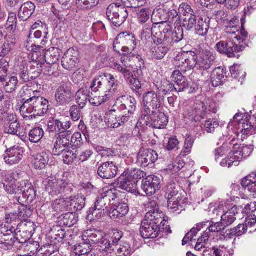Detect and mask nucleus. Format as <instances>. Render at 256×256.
Here are the masks:
<instances>
[{
    "mask_svg": "<svg viewBox=\"0 0 256 256\" xmlns=\"http://www.w3.org/2000/svg\"><path fill=\"white\" fill-rule=\"evenodd\" d=\"M50 105L48 100L42 96H34L25 101L20 108V113L26 120L46 114Z\"/></svg>",
    "mask_w": 256,
    "mask_h": 256,
    "instance_id": "f257e3e1",
    "label": "nucleus"
},
{
    "mask_svg": "<svg viewBox=\"0 0 256 256\" xmlns=\"http://www.w3.org/2000/svg\"><path fill=\"white\" fill-rule=\"evenodd\" d=\"M136 46L134 36L128 32H122L116 36L114 42V49L116 52L126 56L132 54Z\"/></svg>",
    "mask_w": 256,
    "mask_h": 256,
    "instance_id": "f03ea898",
    "label": "nucleus"
},
{
    "mask_svg": "<svg viewBox=\"0 0 256 256\" xmlns=\"http://www.w3.org/2000/svg\"><path fill=\"white\" fill-rule=\"evenodd\" d=\"M244 18L241 19L242 28L239 30L238 26L239 24V20L234 17L228 21L225 27L224 32L226 34L228 40H236L238 43H246L248 39V33L244 29Z\"/></svg>",
    "mask_w": 256,
    "mask_h": 256,
    "instance_id": "7ed1b4c3",
    "label": "nucleus"
},
{
    "mask_svg": "<svg viewBox=\"0 0 256 256\" xmlns=\"http://www.w3.org/2000/svg\"><path fill=\"white\" fill-rule=\"evenodd\" d=\"M172 28L169 23H165L156 28H152L151 32L155 42L162 43L170 46L174 44Z\"/></svg>",
    "mask_w": 256,
    "mask_h": 256,
    "instance_id": "20e7f679",
    "label": "nucleus"
},
{
    "mask_svg": "<svg viewBox=\"0 0 256 256\" xmlns=\"http://www.w3.org/2000/svg\"><path fill=\"white\" fill-rule=\"evenodd\" d=\"M146 208L147 212L143 221L164 227L166 222L164 219V214L159 210L157 202L149 199L146 204Z\"/></svg>",
    "mask_w": 256,
    "mask_h": 256,
    "instance_id": "39448f33",
    "label": "nucleus"
},
{
    "mask_svg": "<svg viewBox=\"0 0 256 256\" xmlns=\"http://www.w3.org/2000/svg\"><path fill=\"white\" fill-rule=\"evenodd\" d=\"M229 204L224 201L221 202L218 206L214 208L213 213L218 215L220 212H224L221 216V222L224 228L231 226L236 220V214H238V208L236 206H232L230 210Z\"/></svg>",
    "mask_w": 256,
    "mask_h": 256,
    "instance_id": "423d86ee",
    "label": "nucleus"
},
{
    "mask_svg": "<svg viewBox=\"0 0 256 256\" xmlns=\"http://www.w3.org/2000/svg\"><path fill=\"white\" fill-rule=\"evenodd\" d=\"M108 20L116 27L120 26L128 16L126 8L118 4H110L106 10Z\"/></svg>",
    "mask_w": 256,
    "mask_h": 256,
    "instance_id": "0eeeda50",
    "label": "nucleus"
},
{
    "mask_svg": "<svg viewBox=\"0 0 256 256\" xmlns=\"http://www.w3.org/2000/svg\"><path fill=\"white\" fill-rule=\"evenodd\" d=\"M143 111L142 116L146 117V120H149V116L151 114L156 112L154 110L159 108L162 103L160 96L154 91H149L143 96Z\"/></svg>",
    "mask_w": 256,
    "mask_h": 256,
    "instance_id": "6e6552de",
    "label": "nucleus"
},
{
    "mask_svg": "<svg viewBox=\"0 0 256 256\" xmlns=\"http://www.w3.org/2000/svg\"><path fill=\"white\" fill-rule=\"evenodd\" d=\"M206 96L198 95L196 97L193 106L187 110L186 117L192 121L199 122L206 116L208 112L204 107Z\"/></svg>",
    "mask_w": 256,
    "mask_h": 256,
    "instance_id": "1a4fd4ad",
    "label": "nucleus"
},
{
    "mask_svg": "<svg viewBox=\"0 0 256 256\" xmlns=\"http://www.w3.org/2000/svg\"><path fill=\"white\" fill-rule=\"evenodd\" d=\"M84 242L89 244L92 242L96 244L98 246V250L104 253L106 246H110V240L102 232L94 230H89L85 231L82 236Z\"/></svg>",
    "mask_w": 256,
    "mask_h": 256,
    "instance_id": "9d476101",
    "label": "nucleus"
},
{
    "mask_svg": "<svg viewBox=\"0 0 256 256\" xmlns=\"http://www.w3.org/2000/svg\"><path fill=\"white\" fill-rule=\"evenodd\" d=\"M198 58L197 54L194 52H188L182 56H176L174 64L180 70L186 72L194 68H197Z\"/></svg>",
    "mask_w": 256,
    "mask_h": 256,
    "instance_id": "9b49d317",
    "label": "nucleus"
},
{
    "mask_svg": "<svg viewBox=\"0 0 256 256\" xmlns=\"http://www.w3.org/2000/svg\"><path fill=\"white\" fill-rule=\"evenodd\" d=\"M228 40V42L220 41L216 44V48L220 54H226L229 57H234L235 53L242 52L248 46L246 43H238L236 40Z\"/></svg>",
    "mask_w": 256,
    "mask_h": 256,
    "instance_id": "f8f14e48",
    "label": "nucleus"
},
{
    "mask_svg": "<svg viewBox=\"0 0 256 256\" xmlns=\"http://www.w3.org/2000/svg\"><path fill=\"white\" fill-rule=\"evenodd\" d=\"M43 184L44 188L50 194H59L64 192L70 185L66 180L58 178L54 176H48Z\"/></svg>",
    "mask_w": 256,
    "mask_h": 256,
    "instance_id": "ddd939ff",
    "label": "nucleus"
},
{
    "mask_svg": "<svg viewBox=\"0 0 256 256\" xmlns=\"http://www.w3.org/2000/svg\"><path fill=\"white\" fill-rule=\"evenodd\" d=\"M197 56L198 70L206 71L210 68L214 60V56L212 52L200 46L198 50Z\"/></svg>",
    "mask_w": 256,
    "mask_h": 256,
    "instance_id": "4468645a",
    "label": "nucleus"
},
{
    "mask_svg": "<svg viewBox=\"0 0 256 256\" xmlns=\"http://www.w3.org/2000/svg\"><path fill=\"white\" fill-rule=\"evenodd\" d=\"M18 174L11 172L8 175V182L4 183V187L6 191L10 194H20L24 187L26 186L27 180L16 182V178Z\"/></svg>",
    "mask_w": 256,
    "mask_h": 256,
    "instance_id": "2eb2a0df",
    "label": "nucleus"
},
{
    "mask_svg": "<svg viewBox=\"0 0 256 256\" xmlns=\"http://www.w3.org/2000/svg\"><path fill=\"white\" fill-rule=\"evenodd\" d=\"M0 90V120L4 121L6 124L18 122L16 115L8 112L10 106V100L2 94Z\"/></svg>",
    "mask_w": 256,
    "mask_h": 256,
    "instance_id": "dca6fc26",
    "label": "nucleus"
},
{
    "mask_svg": "<svg viewBox=\"0 0 256 256\" xmlns=\"http://www.w3.org/2000/svg\"><path fill=\"white\" fill-rule=\"evenodd\" d=\"M79 63V52L76 48H72L65 52L62 60V67L68 71H73Z\"/></svg>",
    "mask_w": 256,
    "mask_h": 256,
    "instance_id": "f3484780",
    "label": "nucleus"
},
{
    "mask_svg": "<svg viewBox=\"0 0 256 256\" xmlns=\"http://www.w3.org/2000/svg\"><path fill=\"white\" fill-rule=\"evenodd\" d=\"M104 253L113 254V256H130L132 253V249L126 242H120L114 244H111L110 240V246H106L103 254H104Z\"/></svg>",
    "mask_w": 256,
    "mask_h": 256,
    "instance_id": "a211bd4d",
    "label": "nucleus"
},
{
    "mask_svg": "<svg viewBox=\"0 0 256 256\" xmlns=\"http://www.w3.org/2000/svg\"><path fill=\"white\" fill-rule=\"evenodd\" d=\"M160 180L158 176H149L142 180L141 188L148 196H151L160 189Z\"/></svg>",
    "mask_w": 256,
    "mask_h": 256,
    "instance_id": "6ab92c4d",
    "label": "nucleus"
},
{
    "mask_svg": "<svg viewBox=\"0 0 256 256\" xmlns=\"http://www.w3.org/2000/svg\"><path fill=\"white\" fill-rule=\"evenodd\" d=\"M24 157L22 149L18 146H14L8 149L4 155L5 162L9 166L17 164L20 162Z\"/></svg>",
    "mask_w": 256,
    "mask_h": 256,
    "instance_id": "aec40b11",
    "label": "nucleus"
},
{
    "mask_svg": "<svg viewBox=\"0 0 256 256\" xmlns=\"http://www.w3.org/2000/svg\"><path fill=\"white\" fill-rule=\"evenodd\" d=\"M158 158V154L152 150H141L137 156L136 164L140 166H147L154 164Z\"/></svg>",
    "mask_w": 256,
    "mask_h": 256,
    "instance_id": "412c9836",
    "label": "nucleus"
},
{
    "mask_svg": "<svg viewBox=\"0 0 256 256\" xmlns=\"http://www.w3.org/2000/svg\"><path fill=\"white\" fill-rule=\"evenodd\" d=\"M72 98L71 88L66 84L59 86L56 92L55 99L59 106L68 104Z\"/></svg>",
    "mask_w": 256,
    "mask_h": 256,
    "instance_id": "4be33fe9",
    "label": "nucleus"
},
{
    "mask_svg": "<svg viewBox=\"0 0 256 256\" xmlns=\"http://www.w3.org/2000/svg\"><path fill=\"white\" fill-rule=\"evenodd\" d=\"M30 61L25 63L30 71L32 72L34 78H38L42 71V66L44 64V60L38 57L36 53H31L28 55Z\"/></svg>",
    "mask_w": 256,
    "mask_h": 256,
    "instance_id": "5701e85b",
    "label": "nucleus"
},
{
    "mask_svg": "<svg viewBox=\"0 0 256 256\" xmlns=\"http://www.w3.org/2000/svg\"><path fill=\"white\" fill-rule=\"evenodd\" d=\"M161 228L164 229V228L158 225L150 224L148 222L142 221L140 232L142 236L144 238H154L158 236Z\"/></svg>",
    "mask_w": 256,
    "mask_h": 256,
    "instance_id": "b1692460",
    "label": "nucleus"
},
{
    "mask_svg": "<svg viewBox=\"0 0 256 256\" xmlns=\"http://www.w3.org/2000/svg\"><path fill=\"white\" fill-rule=\"evenodd\" d=\"M118 168L113 162L102 164L98 170V175L102 178L110 179L114 178Z\"/></svg>",
    "mask_w": 256,
    "mask_h": 256,
    "instance_id": "393cba45",
    "label": "nucleus"
},
{
    "mask_svg": "<svg viewBox=\"0 0 256 256\" xmlns=\"http://www.w3.org/2000/svg\"><path fill=\"white\" fill-rule=\"evenodd\" d=\"M104 201L100 194L96 198L94 207L90 208L88 211V216L90 217V216L92 215V218L99 219L101 218L104 214L103 208L105 207L106 209H108V206H106Z\"/></svg>",
    "mask_w": 256,
    "mask_h": 256,
    "instance_id": "a878e982",
    "label": "nucleus"
},
{
    "mask_svg": "<svg viewBox=\"0 0 256 256\" xmlns=\"http://www.w3.org/2000/svg\"><path fill=\"white\" fill-rule=\"evenodd\" d=\"M71 126L70 121H60L58 119L50 118L48 122L47 131L49 132H58L68 130Z\"/></svg>",
    "mask_w": 256,
    "mask_h": 256,
    "instance_id": "bb28decb",
    "label": "nucleus"
},
{
    "mask_svg": "<svg viewBox=\"0 0 256 256\" xmlns=\"http://www.w3.org/2000/svg\"><path fill=\"white\" fill-rule=\"evenodd\" d=\"M128 211V206L126 204L120 203L118 205L112 206L108 209V214L110 218L115 220L126 216Z\"/></svg>",
    "mask_w": 256,
    "mask_h": 256,
    "instance_id": "cd10ccee",
    "label": "nucleus"
},
{
    "mask_svg": "<svg viewBox=\"0 0 256 256\" xmlns=\"http://www.w3.org/2000/svg\"><path fill=\"white\" fill-rule=\"evenodd\" d=\"M26 227H30V229L20 230L18 232H14V238L16 242L20 244H24L32 236L35 232V225L34 222H30L26 224Z\"/></svg>",
    "mask_w": 256,
    "mask_h": 256,
    "instance_id": "c85d7f7f",
    "label": "nucleus"
},
{
    "mask_svg": "<svg viewBox=\"0 0 256 256\" xmlns=\"http://www.w3.org/2000/svg\"><path fill=\"white\" fill-rule=\"evenodd\" d=\"M116 104L120 110H127L128 114L132 115L136 109V100L131 96H122Z\"/></svg>",
    "mask_w": 256,
    "mask_h": 256,
    "instance_id": "c756f323",
    "label": "nucleus"
},
{
    "mask_svg": "<svg viewBox=\"0 0 256 256\" xmlns=\"http://www.w3.org/2000/svg\"><path fill=\"white\" fill-rule=\"evenodd\" d=\"M252 150L253 148L252 146H240L237 144H234L232 154L234 159L240 162L248 157Z\"/></svg>",
    "mask_w": 256,
    "mask_h": 256,
    "instance_id": "7c9ffc66",
    "label": "nucleus"
},
{
    "mask_svg": "<svg viewBox=\"0 0 256 256\" xmlns=\"http://www.w3.org/2000/svg\"><path fill=\"white\" fill-rule=\"evenodd\" d=\"M14 202H18L15 204L16 208H18V210L16 212L18 216L24 220H26L32 215V210L30 208H28L27 206L24 204V201L20 196L14 197Z\"/></svg>",
    "mask_w": 256,
    "mask_h": 256,
    "instance_id": "2f4dec72",
    "label": "nucleus"
},
{
    "mask_svg": "<svg viewBox=\"0 0 256 256\" xmlns=\"http://www.w3.org/2000/svg\"><path fill=\"white\" fill-rule=\"evenodd\" d=\"M50 154L48 152L44 150L34 155L32 163L34 168L36 170L44 168L48 164Z\"/></svg>",
    "mask_w": 256,
    "mask_h": 256,
    "instance_id": "473e14b6",
    "label": "nucleus"
},
{
    "mask_svg": "<svg viewBox=\"0 0 256 256\" xmlns=\"http://www.w3.org/2000/svg\"><path fill=\"white\" fill-rule=\"evenodd\" d=\"M70 202V212H76L82 210L85 206L86 198L81 194L68 198Z\"/></svg>",
    "mask_w": 256,
    "mask_h": 256,
    "instance_id": "72a5a7b5",
    "label": "nucleus"
},
{
    "mask_svg": "<svg viewBox=\"0 0 256 256\" xmlns=\"http://www.w3.org/2000/svg\"><path fill=\"white\" fill-rule=\"evenodd\" d=\"M118 186L120 188L133 192L136 188L135 181L130 178L127 172L124 173L118 179Z\"/></svg>",
    "mask_w": 256,
    "mask_h": 256,
    "instance_id": "f704fd0d",
    "label": "nucleus"
},
{
    "mask_svg": "<svg viewBox=\"0 0 256 256\" xmlns=\"http://www.w3.org/2000/svg\"><path fill=\"white\" fill-rule=\"evenodd\" d=\"M108 85H107L108 90L106 92L104 96H100L102 104L108 101L114 94L118 88L120 82L113 76H109Z\"/></svg>",
    "mask_w": 256,
    "mask_h": 256,
    "instance_id": "c9c22d12",
    "label": "nucleus"
},
{
    "mask_svg": "<svg viewBox=\"0 0 256 256\" xmlns=\"http://www.w3.org/2000/svg\"><path fill=\"white\" fill-rule=\"evenodd\" d=\"M167 12L164 10L160 9L156 11L154 10L152 16V21L153 23L152 28L158 27L168 22V16Z\"/></svg>",
    "mask_w": 256,
    "mask_h": 256,
    "instance_id": "e433bc0d",
    "label": "nucleus"
},
{
    "mask_svg": "<svg viewBox=\"0 0 256 256\" xmlns=\"http://www.w3.org/2000/svg\"><path fill=\"white\" fill-rule=\"evenodd\" d=\"M109 76H112L111 74H107L104 73H100L98 74L95 78L92 80L90 88L92 92H96L99 90L100 88H102V84H106L108 85Z\"/></svg>",
    "mask_w": 256,
    "mask_h": 256,
    "instance_id": "4c0bfd02",
    "label": "nucleus"
},
{
    "mask_svg": "<svg viewBox=\"0 0 256 256\" xmlns=\"http://www.w3.org/2000/svg\"><path fill=\"white\" fill-rule=\"evenodd\" d=\"M36 9L35 5L28 2L23 4L18 12V18L21 20H26L34 13Z\"/></svg>",
    "mask_w": 256,
    "mask_h": 256,
    "instance_id": "58836bf2",
    "label": "nucleus"
},
{
    "mask_svg": "<svg viewBox=\"0 0 256 256\" xmlns=\"http://www.w3.org/2000/svg\"><path fill=\"white\" fill-rule=\"evenodd\" d=\"M150 118L152 120V125L154 128L158 129L164 128L168 123V118L163 113L156 112L152 114Z\"/></svg>",
    "mask_w": 256,
    "mask_h": 256,
    "instance_id": "ea45409f",
    "label": "nucleus"
},
{
    "mask_svg": "<svg viewBox=\"0 0 256 256\" xmlns=\"http://www.w3.org/2000/svg\"><path fill=\"white\" fill-rule=\"evenodd\" d=\"M92 246L87 242H84L76 246L75 253L80 256H96L92 252Z\"/></svg>",
    "mask_w": 256,
    "mask_h": 256,
    "instance_id": "a19ab883",
    "label": "nucleus"
},
{
    "mask_svg": "<svg viewBox=\"0 0 256 256\" xmlns=\"http://www.w3.org/2000/svg\"><path fill=\"white\" fill-rule=\"evenodd\" d=\"M68 198H60L56 200L52 204V208L53 210L60 213L64 212H70L69 202Z\"/></svg>",
    "mask_w": 256,
    "mask_h": 256,
    "instance_id": "79ce46f5",
    "label": "nucleus"
},
{
    "mask_svg": "<svg viewBox=\"0 0 256 256\" xmlns=\"http://www.w3.org/2000/svg\"><path fill=\"white\" fill-rule=\"evenodd\" d=\"M226 74V70L224 68H216L212 71L210 77L213 86L216 87L221 84L222 80L224 78Z\"/></svg>",
    "mask_w": 256,
    "mask_h": 256,
    "instance_id": "37998d69",
    "label": "nucleus"
},
{
    "mask_svg": "<svg viewBox=\"0 0 256 256\" xmlns=\"http://www.w3.org/2000/svg\"><path fill=\"white\" fill-rule=\"evenodd\" d=\"M26 186L24 187L22 190V194L23 199H26L27 204L31 203L36 196V192L34 190L32 184L27 180Z\"/></svg>",
    "mask_w": 256,
    "mask_h": 256,
    "instance_id": "c03bdc74",
    "label": "nucleus"
},
{
    "mask_svg": "<svg viewBox=\"0 0 256 256\" xmlns=\"http://www.w3.org/2000/svg\"><path fill=\"white\" fill-rule=\"evenodd\" d=\"M248 230L246 226L239 224L237 226L228 230L226 231V238L232 239L234 236H240L244 234Z\"/></svg>",
    "mask_w": 256,
    "mask_h": 256,
    "instance_id": "a18cd8bd",
    "label": "nucleus"
},
{
    "mask_svg": "<svg viewBox=\"0 0 256 256\" xmlns=\"http://www.w3.org/2000/svg\"><path fill=\"white\" fill-rule=\"evenodd\" d=\"M70 146V143L66 140H62L57 138L52 150V152L55 156H60L65 151L68 150Z\"/></svg>",
    "mask_w": 256,
    "mask_h": 256,
    "instance_id": "49530a36",
    "label": "nucleus"
},
{
    "mask_svg": "<svg viewBox=\"0 0 256 256\" xmlns=\"http://www.w3.org/2000/svg\"><path fill=\"white\" fill-rule=\"evenodd\" d=\"M210 20L202 18L198 20L195 26V30L196 34L200 36H206L210 28Z\"/></svg>",
    "mask_w": 256,
    "mask_h": 256,
    "instance_id": "de8ad7c7",
    "label": "nucleus"
},
{
    "mask_svg": "<svg viewBox=\"0 0 256 256\" xmlns=\"http://www.w3.org/2000/svg\"><path fill=\"white\" fill-rule=\"evenodd\" d=\"M110 66L114 70L120 72L126 80L133 75L130 68L126 66V64H120L117 62H113L110 64Z\"/></svg>",
    "mask_w": 256,
    "mask_h": 256,
    "instance_id": "09e8293b",
    "label": "nucleus"
},
{
    "mask_svg": "<svg viewBox=\"0 0 256 256\" xmlns=\"http://www.w3.org/2000/svg\"><path fill=\"white\" fill-rule=\"evenodd\" d=\"M18 74L20 80L23 82H27L35 79L25 63H23L20 66L19 70H18Z\"/></svg>",
    "mask_w": 256,
    "mask_h": 256,
    "instance_id": "8fccbe9b",
    "label": "nucleus"
},
{
    "mask_svg": "<svg viewBox=\"0 0 256 256\" xmlns=\"http://www.w3.org/2000/svg\"><path fill=\"white\" fill-rule=\"evenodd\" d=\"M46 62L50 65L56 63L59 60L58 50L56 48H51L46 51L45 54Z\"/></svg>",
    "mask_w": 256,
    "mask_h": 256,
    "instance_id": "3c124183",
    "label": "nucleus"
},
{
    "mask_svg": "<svg viewBox=\"0 0 256 256\" xmlns=\"http://www.w3.org/2000/svg\"><path fill=\"white\" fill-rule=\"evenodd\" d=\"M158 44L152 48L153 57L157 60L163 58L168 52L169 48L162 43H158Z\"/></svg>",
    "mask_w": 256,
    "mask_h": 256,
    "instance_id": "603ef678",
    "label": "nucleus"
},
{
    "mask_svg": "<svg viewBox=\"0 0 256 256\" xmlns=\"http://www.w3.org/2000/svg\"><path fill=\"white\" fill-rule=\"evenodd\" d=\"M48 32L46 28L42 30H30L28 36V40L29 41H30V38H32V36L36 39H40L41 38H43L41 42L42 46H43L44 45L45 43L48 42Z\"/></svg>",
    "mask_w": 256,
    "mask_h": 256,
    "instance_id": "864d4df0",
    "label": "nucleus"
},
{
    "mask_svg": "<svg viewBox=\"0 0 256 256\" xmlns=\"http://www.w3.org/2000/svg\"><path fill=\"white\" fill-rule=\"evenodd\" d=\"M44 136V131L42 128H35L28 133V139L33 143L38 142Z\"/></svg>",
    "mask_w": 256,
    "mask_h": 256,
    "instance_id": "5fc2aeb1",
    "label": "nucleus"
},
{
    "mask_svg": "<svg viewBox=\"0 0 256 256\" xmlns=\"http://www.w3.org/2000/svg\"><path fill=\"white\" fill-rule=\"evenodd\" d=\"M90 96L86 89L82 88L76 94V100L80 108H84Z\"/></svg>",
    "mask_w": 256,
    "mask_h": 256,
    "instance_id": "6e6d98bb",
    "label": "nucleus"
},
{
    "mask_svg": "<svg viewBox=\"0 0 256 256\" xmlns=\"http://www.w3.org/2000/svg\"><path fill=\"white\" fill-rule=\"evenodd\" d=\"M78 220V218L76 212H70L64 214L62 220V222L64 225L70 228L76 224Z\"/></svg>",
    "mask_w": 256,
    "mask_h": 256,
    "instance_id": "4d7b16f0",
    "label": "nucleus"
},
{
    "mask_svg": "<svg viewBox=\"0 0 256 256\" xmlns=\"http://www.w3.org/2000/svg\"><path fill=\"white\" fill-rule=\"evenodd\" d=\"M4 82H5L4 84L5 90L8 92L14 91L18 86V80L15 76L7 78Z\"/></svg>",
    "mask_w": 256,
    "mask_h": 256,
    "instance_id": "13d9d810",
    "label": "nucleus"
},
{
    "mask_svg": "<svg viewBox=\"0 0 256 256\" xmlns=\"http://www.w3.org/2000/svg\"><path fill=\"white\" fill-rule=\"evenodd\" d=\"M99 0H76L77 7L81 10H90L98 5Z\"/></svg>",
    "mask_w": 256,
    "mask_h": 256,
    "instance_id": "bf43d9fd",
    "label": "nucleus"
},
{
    "mask_svg": "<svg viewBox=\"0 0 256 256\" xmlns=\"http://www.w3.org/2000/svg\"><path fill=\"white\" fill-rule=\"evenodd\" d=\"M204 224H200L196 225V228H193L191 229L184 236L182 241V244L183 246L187 244L190 241H192L194 240V236H196L198 232L202 228Z\"/></svg>",
    "mask_w": 256,
    "mask_h": 256,
    "instance_id": "052dcab7",
    "label": "nucleus"
},
{
    "mask_svg": "<svg viewBox=\"0 0 256 256\" xmlns=\"http://www.w3.org/2000/svg\"><path fill=\"white\" fill-rule=\"evenodd\" d=\"M195 140L196 139L194 136H192L190 134H186V140L182 150V154L184 155H188L191 152Z\"/></svg>",
    "mask_w": 256,
    "mask_h": 256,
    "instance_id": "680f3d73",
    "label": "nucleus"
},
{
    "mask_svg": "<svg viewBox=\"0 0 256 256\" xmlns=\"http://www.w3.org/2000/svg\"><path fill=\"white\" fill-rule=\"evenodd\" d=\"M178 186L176 184H170L168 185L166 190L168 199L174 198L177 197L182 198L181 194L178 192Z\"/></svg>",
    "mask_w": 256,
    "mask_h": 256,
    "instance_id": "e2e57ef3",
    "label": "nucleus"
},
{
    "mask_svg": "<svg viewBox=\"0 0 256 256\" xmlns=\"http://www.w3.org/2000/svg\"><path fill=\"white\" fill-rule=\"evenodd\" d=\"M63 161L66 164H70L78 158L77 150H66L63 152Z\"/></svg>",
    "mask_w": 256,
    "mask_h": 256,
    "instance_id": "0e129e2a",
    "label": "nucleus"
},
{
    "mask_svg": "<svg viewBox=\"0 0 256 256\" xmlns=\"http://www.w3.org/2000/svg\"><path fill=\"white\" fill-rule=\"evenodd\" d=\"M150 14L149 8H142L139 10L136 13L138 22L142 24L146 23L150 19Z\"/></svg>",
    "mask_w": 256,
    "mask_h": 256,
    "instance_id": "69168bd1",
    "label": "nucleus"
},
{
    "mask_svg": "<svg viewBox=\"0 0 256 256\" xmlns=\"http://www.w3.org/2000/svg\"><path fill=\"white\" fill-rule=\"evenodd\" d=\"M230 72L232 76L234 78H244L246 76V73L243 71L242 66L238 64H234L230 67Z\"/></svg>",
    "mask_w": 256,
    "mask_h": 256,
    "instance_id": "338daca9",
    "label": "nucleus"
},
{
    "mask_svg": "<svg viewBox=\"0 0 256 256\" xmlns=\"http://www.w3.org/2000/svg\"><path fill=\"white\" fill-rule=\"evenodd\" d=\"M238 129L244 135L252 134L254 130V126L247 120L241 122L240 124L238 125Z\"/></svg>",
    "mask_w": 256,
    "mask_h": 256,
    "instance_id": "774afa93",
    "label": "nucleus"
}]
</instances>
